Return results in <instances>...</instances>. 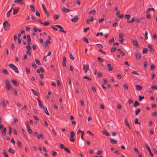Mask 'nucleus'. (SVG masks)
Masks as SVG:
<instances>
[{"label": "nucleus", "mask_w": 157, "mask_h": 157, "mask_svg": "<svg viewBox=\"0 0 157 157\" xmlns=\"http://www.w3.org/2000/svg\"><path fill=\"white\" fill-rule=\"evenodd\" d=\"M134 21H135L134 17H132V19H131V20H128L127 21V22L128 23H133Z\"/></svg>", "instance_id": "21"}, {"label": "nucleus", "mask_w": 157, "mask_h": 157, "mask_svg": "<svg viewBox=\"0 0 157 157\" xmlns=\"http://www.w3.org/2000/svg\"><path fill=\"white\" fill-rule=\"evenodd\" d=\"M36 63L38 65H41V64L39 61V60L38 59H36L35 60Z\"/></svg>", "instance_id": "33"}, {"label": "nucleus", "mask_w": 157, "mask_h": 157, "mask_svg": "<svg viewBox=\"0 0 157 157\" xmlns=\"http://www.w3.org/2000/svg\"><path fill=\"white\" fill-rule=\"evenodd\" d=\"M55 26L60 29L59 30V31L64 33H66V32L63 30V29L61 26L59 25H56Z\"/></svg>", "instance_id": "6"}, {"label": "nucleus", "mask_w": 157, "mask_h": 157, "mask_svg": "<svg viewBox=\"0 0 157 157\" xmlns=\"http://www.w3.org/2000/svg\"><path fill=\"white\" fill-rule=\"evenodd\" d=\"M132 44L133 45L136 46L137 47H139L138 46V42L136 40H135L133 39H132Z\"/></svg>", "instance_id": "14"}, {"label": "nucleus", "mask_w": 157, "mask_h": 157, "mask_svg": "<svg viewBox=\"0 0 157 157\" xmlns=\"http://www.w3.org/2000/svg\"><path fill=\"white\" fill-rule=\"evenodd\" d=\"M60 147L61 149H64L65 147H64V145L62 144H61L60 146Z\"/></svg>", "instance_id": "54"}, {"label": "nucleus", "mask_w": 157, "mask_h": 157, "mask_svg": "<svg viewBox=\"0 0 157 157\" xmlns=\"http://www.w3.org/2000/svg\"><path fill=\"white\" fill-rule=\"evenodd\" d=\"M43 109H44V112L45 113L48 115V116H49L50 115V114L48 112V111L47 110V108L46 107H45L44 108H43Z\"/></svg>", "instance_id": "18"}, {"label": "nucleus", "mask_w": 157, "mask_h": 157, "mask_svg": "<svg viewBox=\"0 0 157 157\" xmlns=\"http://www.w3.org/2000/svg\"><path fill=\"white\" fill-rule=\"evenodd\" d=\"M113 43H114V39L113 38L111 40H110L109 41V43L112 44Z\"/></svg>", "instance_id": "39"}, {"label": "nucleus", "mask_w": 157, "mask_h": 157, "mask_svg": "<svg viewBox=\"0 0 157 157\" xmlns=\"http://www.w3.org/2000/svg\"><path fill=\"white\" fill-rule=\"evenodd\" d=\"M124 124H125V125L126 126L128 127L129 129H130V128L129 126V124L128 121L126 118H125V119H124Z\"/></svg>", "instance_id": "10"}, {"label": "nucleus", "mask_w": 157, "mask_h": 157, "mask_svg": "<svg viewBox=\"0 0 157 157\" xmlns=\"http://www.w3.org/2000/svg\"><path fill=\"white\" fill-rule=\"evenodd\" d=\"M59 16L58 15L56 14L55 16L53 17V18L55 21H56L59 19Z\"/></svg>", "instance_id": "36"}, {"label": "nucleus", "mask_w": 157, "mask_h": 157, "mask_svg": "<svg viewBox=\"0 0 157 157\" xmlns=\"http://www.w3.org/2000/svg\"><path fill=\"white\" fill-rule=\"evenodd\" d=\"M13 84L16 86H18L19 85V84L15 80L13 79L11 80Z\"/></svg>", "instance_id": "13"}, {"label": "nucleus", "mask_w": 157, "mask_h": 157, "mask_svg": "<svg viewBox=\"0 0 157 157\" xmlns=\"http://www.w3.org/2000/svg\"><path fill=\"white\" fill-rule=\"evenodd\" d=\"M102 75L101 73H98V78H100L102 77Z\"/></svg>", "instance_id": "58"}, {"label": "nucleus", "mask_w": 157, "mask_h": 157, "mask_svg": "<svg viewBox=\"0 0 157 157\" xmlns=\"http://www.w3.org/2000/svg\"><path fill=\"white\" fill-rule=\"evenodd\" d=\"M31 90L34 95L36 96L38 95V93L36 91L34 90L33 89H31Z\"/></svg>", "instance_id": "17"}, {"label": "nucleus", "mask_w": 157, "mask_h": 157, "mask_svg": "<svg viewBox=\"0 0 157 157\" xmlns=\"http://www.w3.org/2000/svg\"><path fill=\"white\" fill-rule=\"evenodd\" d=\"M52 155L53 156H56L57 155V153L56 152L54 151H52Z\"/></svg>", "instance_id": "55"}, {"label": "nucleus", "mask_w": 157, "mask_h": 157, "mask_svg": "<svg viewBox=\"0 0 157 157\" xmlns=\"http://www.w3.org/2000/svg\"><path fill=\"white\" fill-rule=\"evenodd\" d=\"M98 59V61L102 63L103 62V59H102L100 58L99 57H98L97 58Z\"/></svg>", "instance_id": "46"}, {"label": "nucleus", "mask_w": 157, "mask_h": 157, "mask_svg": "<svg viewBox=\"0 0 157 157\" xmlns=\"http://www.w3.org/2000/svg\"><path fill=\"white\" fill-rule=\"evenodd\" d=\"M8 66L9 67H10L12 70H14L15 72L17 73L18 74L19 73V71L18 70L17 67L13 64L10 63L9 64Z\"/></svg>", "instance_id": "1"}, {"label": "nucleus", "mask_w": 157, "mask_h": 157, "mask_svg": "<svg viewBox=\"0 0 157 157\" xmlns=\"http://www.w3.org/2000/svg\"><path fill=\"white\" fill-rule=\"evenodd\" d=\"M0 129L2 130L1 133L2 135L3 136H5L6 133V128L3 125L0 124Z\"/></svg>", "instance_id": "2"}, {"label": "nucleus", "mask_w": 157, "mask_h": 157, "mask_svg": "<svg viewBox=\"0 0 157 157\" xmlns=\"http://www.w3.org/2000/svg\"><path fill=\"white\" fill-rule=\"evenodd\" d=\"M141 54L139 52H136L135 56L137 59L140 60L141 58Z\"/></svg>", "instance_id": "8"}, {"label": "nucleus", "mask_w": 157, "mask_h": 157, "mask_svg": "<svg viewBox=\"0 0 157 157\" xmlns=\"http://www.w3.org/2000/svg\"><path fill=\"white\" fill-rule=\"evenodd\" d=\"M3 153L5 157H8V155L6 152L4 151Z\"/></svg>", "instance_id": "47"}, {"label": "nucleus", "mask_w": 157, "mask_h": 157, "mask_svg": "<svg viewBox=\"0 0 157 157\" xmlns=\"http://www.w3.org/2000/svg\"><path fill=\"white\" fill-rule=\"evenodd\" d=\"M83 78L84 79H88V80H89V81H90L91 80V79L88 77L87 76H85L84 77H83Z\"/></svg>", "instance_id": "51"}, {"label": "nucleus", "mask_w": 157, "mask_h": 157, "mask_svg": "<svg viewBox=\"0 0 157 157\" xmlns=\"http://www.w3.org/2000/svg\"><path fill=\"white\" fill-rule=\"evenodd\" d=\"M99 35H100L101 36H102L103 35V34L102 33H98L96 35V36H98Z\"/></svg>", "instance_id": "48"}, {"label": "nucleus", "mask_w": 157, "mask_h": 157, "mask_svg": "<svg viewBox=\"0 0 157 157\" xmlns=\"http://www.w3.org/2000/svg\"><path fill=\"white\" fill-rule=\"evenodd\" d=\"M138 120H139V119L138 118H136L135 119V124H140V123H139L138 122Z\"/></svg>", "instance_id": "40"}, {"label": "nucleus", "mask_w": 157, "mask_h": 157, "mask_svg": "<svg viewBox=\"0 0 157 157\" xmlns=\"http://www.w3.org/2000/svg\"><path fill=\"white\" fill-rule=\"evenodd\" d=\"M27 130L28 131V132L30 133V134H32V133L33 131L30 128H29L27 129Z\"/></svg>", "instance_id": "43"}, {"label": "nucleus", "mask_w": 157, "mask_h": 157, "mask_svg": "<svg viewBox=\"0 0 157 157\" xmlns=\"http://www.w3.org/2000/svg\"><path fill=\"white\" fill-rule=\"evenodd\" d=\"M8 151L9 152H10L12 154H14L15 153V151L13 150L11 147H10L9 148L8 150Z\"/></svg>", "instance_id": "22"}, {"label": "nucleus", "mask_w": 157, "mask_h": 157, "mask_svg": "<svg viewBox=\"0 0 157 157\" xmlns=\"http://www.w3.org/2000/svg\"><path fill=\"white\" fill-rule=\"evenodd\" d=\"M25 70L27 74H29L30 73V70L29 68L27 67H26Z\"/></svg>", "instance_id": "27"}, {"label": "nucleus", "mask_w": 157, "mask_h": 157, "mask_svg": "<svg viewBox=\"0 0 157 157\" xmlns=\"http://www.w3.org/2000/svg\"><path fill=\"white\" fill-rule=\"evenodd\" d=\"M119 36L120 38H123L124 37V35L122 33H120L119 34Z\"/></svg>", "instance_id": "41"}, {"label": "nucleus", "mask_w": 157, "mask_h": 157, "mask_svg": "<svg viewBox=\"0 0 157 157\" xmlns=\"http://www.w3.org/2000/svg\"><path fill=\"white\" fill-rule=\"evenodd\" d=\"M17 144L19 147L20 148L22 147V144L20 140H17Z\"/></svg>", "instance_id": "23"}, {"label": "nucleus", "mask_w": 157, "mask_h": 157, "mask_svg": "<svg viewBox=\"0 0 157 157\" xmlns=\"http://www.w3.org/2000/svg\"><path fill=\"white\" fill-rule=\"evenodd\" d=\"M102 133L103 135H105L106 136H108V132L106 130L105 132H103Z\"/></svg>", "instance_id": "52"}, {"label": "nucleus", "mask_w": 157, "mask_h": 157, "mask_svg": "<svg viewBox=\"0 0 157 157\" xmlns=\"http://www.w3.org/2000/svg\"><path fill=\"white\" fill-rule=\"evenodd\" d=\"M138 97L139 98V101H141L142 100H143L144 98V97L143 96H141L140 95H139L138 96Z\"/></svg>", "instance_id": "45"}, {"label": "nucleus", "mask_w": 157, "mask_h": 157, "mask_svg": "<svg viewBox=\"0 0 157 157\" xmlns=\"http://www.w3.org/2000/svg\"><path fill=\"white\" fill-rule=\"evenodd\" d=\"M36 100L38 101L39 105V106L41 108L43 109L45 107L44 106V105L41 103L40 101V100L38 99V98H36Z\"/></svg>", "instance_id": "11"}, {"label": "nucleus", "mask_w": 157, "mask_h": 157, "mask_svg": "<svg viewBox=\"0 0 157 157\" xmlns=\"http://www.w3.org/2000/svg\"><path fill=\"white\" fill-rule=\"evenodd\" d=\"M120 54L122 56H125V53L123 51H120Z\"/></svg>", "instance_id": "49"}, {"label": "nucleus", "mask_w": 157, "mask_h": 157, "mask_svg": "<svg viewBox=\"0 0 157 157\" xmlns=\"http://www.w3.org/2000/svg\"><path fill=\"white\" fill-rule=\"evenodd\" d=\"M97 45L100 48H103V46L100 44H97Z\"/></svg>", "instance_id": "63"}, {"label": "nucleus", "mask_w": 157, "mask_h": 157, "mask_svg": "<svg viewBox=\"0 0 157 157\" xmlns=\"http://www.w3.org/2000/svg\"><path fill=\"white\" fill-rule=\"evenodd\" d=\"M141 109H138L135 111V114L136 115H137L140 112Z\"/></svg>", "instance_id": "37"}, {"label": "nucleus", "mask_w": 157, "mask_h": 157, "mask_svg": "<svg viewBox=\"0 0 157 157\" xmlns=\"http://www.w3.org/2000/svg\"><path fill=\"white\" fill-rule=\"evenodd\" d=\"M113 69L112 67H111V65L110 64H109V71H111Z\"/></svg>", "instance_id": "50"}, {"label": "nucleus", "mask_w": 157, "mask_h": 157, "mask_svg": "<svg viewBox=\"0 0 157 157\" xmlns=\"http://www.w3.org/2000/svg\"><path fill=\"white\" fill-rule=\"evenodd\" d=\"M32 65L34 68H36L37 66L34 63H32Z\"/></svg>", "instance_id": "56"}, {"label": "nucleus", "mask_w": 157, "mask_h": 157, "mask_svg": "<svg viewBox=\"0 0 157 157\" xmlns=\"http://www.w3.org/2000/svg\"><path fill=\"white\" fill-rule=\"evenodd\" d=\"M5 82L6 84V89L7 90H10L11 89H12V88L10 84V82L7 79L5 80Z\"/></svg>", "instance_id": "4"}, {"label": "nucleus", "mask_w": 157, "mask_h": 157, "mask_svg": "<svg viewBox=\"0 0 157 157\" xmlns=\"http://www.w3.org/2000/svg\"><path fill=\"white\" fill-rule=\"evenodd\" d=\"M78 20V18L77 16H75L74 17L71 19V21L74 23L76 22Z\"/></svg>", "instance_id": "9"}, {"label": "nucleus", "mask_w": 157, "mask_h": 157, "mask_svg": "<svg viewBox=\"0 0 157 157\" xmlns=\"http://www.w3.org/2000/svg\"><path fill=\"white\" fill-rule=\"evenodd\" d=\"M50 24V21H46L43 23V25L45 26H47Z\"/></svg>", "instance_id": "26"}, {"label": "nucleus", "mask_w": 157, "mask_h": 157, "mask_svg": "<svg viewBox=\"0 0 157 157\" xmlns=\"http://www.w3.org/2000/svg\"><path fill=\"white\" fill-rule=\"evenodd\" d=\"M27 40L28 42H31V40L30 36L29 34H28L27 36Z\"/></svg>", "instance_id": "30"}, {"label": "nucleus", "mask_w": 157, "mask_h": 157, "mask_svg": "<svg viewBox=\"0 0 157 157\" xmlns=\"http://www.w3.org/2000/svg\"><path fill=\"white\" fill-rule=\"evenodd\" d=\"M145 146L147 149L148 151H149L150 155H151V157H153L154 155L151 152V150L150 149L148 145L147 144V143H145Z\"/></svg>", "instance_id": "5"}, {"label": "nucleus", "mask_w": 157, "mask_h": 157, "mask_svg": "<svg viewBox=\"0 0 157 157\" xmlns=\"http://www.w3.org/2000/svg\"><path fill=\"white\" fill-rule=\"evenodd\" d=\"M3 25L5 30L7 31L9 29L10 24L7 21H5L3 23Z\"/></svg>", "instance_id": "3"}, {"label": "nucleus", "mask_w": 157, "mask_h": 157, "mask_svg": "<svg viewBox=\"0 0 157 157\" xmlns=\"http://www.w3.org/2000/svg\"><path fill=\"white\" fill-rule=\"evenodd\" d=\"M116 49L115 47L111 49V52H114L116 50Z\"/></svg>", "instance_id": "53"}, {"label": "nucleus", "mask_w": 157, "mask_h": 157, "mask_svg": "<svg viewBox=\"0 0 157 157\" xmlns=\"http://www.w3.org/2000/svg\"><path fill=\"white\" fill-rule=\"evenodd\" d=\"M14 2L17 4H20L21 5H25V3L23 0H15Z\"/></svg>", "instance_id": "7"}, {"label": "nucleus", "mask_w": 157, "mask_h": 157, "mask_svg": "<svg viewBox=\"0 0 157 157\" xmlns=\"http://www.w3.org/2000/svg\"><path fill=\"white\" fill-rule=\"evenodd\" d=\"M64 150L65 151L68 153H70L71 152V151L67 147H65L64 149Z\"/></svg>", "instance_id": "38"}, {"label": "nucleus", "mask_w": 157, "mask_h": 157, "mask_svg": "<svg viewBox=\"0 0 157 157\" xmlns=\"http://www.w3.org/2000/svg\"><path fill=\"white\" fill-rule=\"evenodd\" d=\"M69 56L71 59L73 60L75 59V57L72 56L71 53L70 52H69Z\"/></svg>", "instance_id": "31"}, {"label": "nucleus", "mask_w": 157, "mask_h": 157, "mask_svg": "<svg viewBox=\"0 0 157 157\" xmlns=\"http://www.w3.org/2000/svg\"><path fill=\"white\" fill-rule=\"evenodd\" d=\"M132 73L134 75H139V73H138L136 71H133L132 72Z\"/></svg>", "instance_id": "60"}, {"label": "nucleus", "mask_w": 157, "mask_h": 157, "mask_svg": "<svg viewBox=\"0 0 157 157\" xmlns=\"http://www.w3.org/2000/svg\"><path fill=\"white\" fill-rule=\"evenodd\" d=\"M13 15H15L17 14L19 11V9L16 10L15 9H13Z\"/></svg>", "instance_id": "19"}, {"label": "nucleus", "mask_w": 157, "mask_h": 157, "mask_svg": "<svg viewBox=\"0 0 157 157\" xmlns=\"http://www.w3.org/2000/svg\"><path fill=\"white\" fill-rule=\"evenodd\" d=\"M139 104H140L139 102L138 101H135V102L133 106L134 107H136L137 106L139 105Z\"/></svg>", "instance_id": "25"}, {"label": "nucleus", "mask_w": 157, "mask_h": 157, "mask_svg": "<svg viewBox=\"0 0 157 157\" xmlns=\"http://www.w3.org/2000/svg\"><path fill=\"white\" fill-rule=\"evenodd\" d=\"M1 102L2 103V105L3 106V108H6V103L5 100L3 99H2L1 100Z\"/></svg>", "instance_id": "12"}, {"label": "nucleus", "mask_w": 157, "mask_h": 157, "mask_svg": "<svg viewBox=\"0 0 157 157\" xmlns=\"http://www.w3.org/2000/svg\"><path fill=\"white\" fill-rule=\"evenodd\" d=\"M83 40L87 44L89 43L88 40L85 37H84L83 38Z\"/></svg>", "instance_id": "42"}, {"label": "nucleus", "mask_w": 157, "mask_h": 157, "mask_svg": "<svg viewBox=\"0 0 157 157\" xmlns=\"http://www.w3.org/2000/svg\"><path fill=\"white\" fill-rule=\"evenodd\" d=\"M151 88L153 89L157 90V86H151Z\"/></svg>", "instance_id": "64"}, {"label": "nucleus", "mask_w": 157, "mask_h": 157, "mask_svg": "<svg viewBox=\"0 0 157 157\" xmlns=\"http://www.w3.org/2000/svg\"><path fill=\"white\" fill-rule=\"evenodd\" d=\"M110 140L111 143H112L114 144H117V142L115 140H114L111 138L110 139Z\"/></svg>", "instance_id": "16"}, {"label": "nucleus", "mask_w": 157, "mask_h": 157, "mask_svg": "<svg viewBox=\"0 0 157 157\" xmlns=\"http://www.w3.org/2000/svg\"><path fill=\"white\" fill-rule=\"evenodd\" d=\"M152 115L153 117H155L157 116V113L154 112L153 113Z\"/></svg>", "instance_id": "61"}, {"label": "nucleus", "mask_w": 157, "mask_h": 157, "mask_svg": "<svg viewBox=\"0 0 157 157\" xmlns=\"http://www.w3.org/2000/svg\"><path fill=\"white\" fill-rule=\"evenodd\" d=\"M11 12L10 11V10L7 13V14H6V15H7V17H9L10 16V13Z\"/></svg>", "instance_id": "57"}, {"label": "nucleus", "mask_w": 157, "mask_h": 157, "mask_svg": "<svg viewBox=\"0 0 157 157\" xmlns=\"http://www.w3.org/2000/svg\"><path fill=\"white\" fill-rule=\"evenodd\" d=\"M75 135L74 132L73 131H71V135L70 136L71 138H73Z\"/></svg>", "instance_id": "35"}, {"label": "nucleus", "mask_w": 157, "mask_h": 157, "mask_svg": "<svg viewBox=\"0 0 157 157\" xmlns=\"http://www.w3.org/2000/svg\"><path fill=\"white\" fill-rule=\"evenodd\" d=\"M148 51L147 49L146 48H144L143 50V54H146Z\"/></svg>", "instance_id": "28"}, {"label": "nucleus", "mask_w": 157, "mask_h": 157, "mask_svg": "<svg viewBox=\"0 0 157 157\" xmlns=\"http://www.w3.org/2000/svg\"><path fill=\"white\" fill-rule=\"evenodd\" d=\"M2 72L5 75H8L9 74V73L7 70L4 68H3L2 70Z\"/></svg>", "instance_id": "15"}, {"label": "nucleus", "mask_w": 157, "mask_h": 157, "mask_svg": "<svg viewBox=\"0 0 157 157\" xmlns=\"http://www.w3.org/2000/svg\"><path fill=\"white\" fill-rule=\"evenodd\" d=\"M136 88L137 90H141L142 89V86L139 85H136Z\"/></svg>", "instance_id": "20"}, {"label": "nucleus", "mask_w": 157, "mask_h": 157, "mask_svg": "<svg viewBox=\"0 0 157 157\" xmlns=\"http://www.w3.org/2000/svg\"><path fill=\"white\" fill-rule=\"evenodd\" d=\"M30 7L31 8V10L33 12H35V8L33 6V5H30Z\"/></svg>", "instance_id": "29"}, {"label": "nucleus", "mask_w": 157, "mask_h": 157, "mask_svg": "<svg viewBox=\"0 0 157 157\" xmlns=\"http://www.w3.org/2000/svg\"><path fill=\"white\" fill-rule=\"evenodd\" d=\"M14 49H15V47L14 46V44H13V43H12L11 44V49L13 50Z\"/></svg>", "instance_id": "59"}, {"label": "nucleus", "mask_w": 157, "mask_h": 157, "mask_svg": "<svg viewBox=\"0 0 157 157\" xmlns=\"http://www.w3.org/2000/svg\"><path fill=\"white\" fill-rule=\"evenodd\" d=\"M153 10V11H154V9L153 8H148L147 10L145 12L147 13H148L150 10Z\"/></svg>", "instance_id": "32"}, {"label": "nucleus", "mask_w": 157, "mask_h": 157, "mask_svg": "<svg viewBox=\"0 0 157 157\" xmlns=\"http://www.w3.org/2000/svg\"><path fill=\"white\" fill-rule=\"evenodd\" d=\"M13 132L14 133L15 135H17V131H16V129H13Z\"/></svg>", "instance_id": "62"}, {"label": "nucleus", "mask_w": 157, "mask_h": 157, "mask_svg": "<svg viewBox=\"0 0 157 157\" xmlns=\"http://www.w3.org/2000/svg\"><path fill=\"white\" fill-rule=\"evenodd\" d=\"M62 10L66 12H68L70 11V10H68L67 8H66L65 7H63L62 8Z\"/></svg>", "instance_id": "24"}, {"label": "nucleus", "mask_w": 157, "mask_h": 157, "mask_svg": "<svg viewBox=\"0 0 157 157\" xmlns=\"http://www.w3.org/2000/svg\"><path fill=\"white\" fill-rule=\"evenodd\" d=\"M130 15L129 14H127L124 16V18L128 20L130 18Z\"/></svg>", "instance_id": "34"}, {"label": "nucleus", "mask_w": 157, "mask_h": 157, "mask_svg": "<svg viewBox=\"0 0 157 157\" xmlns=\"http://www.w3.org/2000/svg\"><path fill=\"white\" fill-rule=\"evenodd\" d=\"M155 66L153 64H152L151 65V70H154L155 69Z\"/></svg>", "instance_id": "44"}]
</instances>
